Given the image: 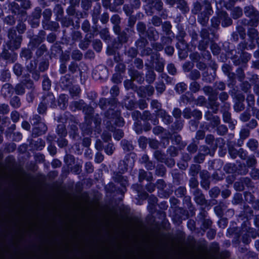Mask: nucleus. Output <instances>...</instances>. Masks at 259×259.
I'll list each match as a JSON object with an SVG mask.
<instances>
[{"label":"nucleus","instance_id":"obj_57","mask_svg":"<svg viewBox=\"0 0 259 259\" xmlns=\"http://www.w3.org/2000/svg\"><path fill=\"white\" fill-rule=\"evenodd\" d=\"M123 136V133L121 130L118 129L114 132L113 136L117 140H119Z\"/></svg>","mask_w":259,"mask_h":259},{"label":"nucleus","instance_id":"obj_1","mask_svg":"<svg viewBox=\"0 0 259 259\" xmlns=\"http://www.w3.org/2000/svg\"><path fill=\"white\" fill-rule=\"evenodd\" d=\"M105 116L109 120L106 121L108 128L111 131H113V126H110V124L114 123L118 126H122L124 124L123 119L120 117L118 112L115 111L113 109H109L105 113Z\"/></svg>","mask_w":259,"mask_h":259},{"label":"nucleus","instance_id":"obj_46","mask_svg":"<svg viewBox=\"0 0 259 259\" xmlns=\"http://www.w3.org/2000/svg\"><path fill=\"white\" fill-rule=\"evenodd\" d=\"M186 35V33L183 28H179V32L177 35V38L180 42H184L183 39L184 37Z\"/></svg>","mask_w":259,"mask_h":259},{"label":"nucleus","instance_id":"obj_6","mask_svg":"<svg viewBox=\"0 0 259 259\" xmlns=\"http://www.w3.org/2000/svg\"><path fill=\"white\" fill-rule=\"evenodd\" d=\"M220 20L222 21V25L223 27H227L232 24V20L229 17L228 14L225 11H221L218 14Z\"/></svg>","mask_w":259,"mask_h":259},{"label":"nucleus","instance_id":"obj_32","mask_svg":"<svg viewBox=\"0 0 259 259\" xmlns=\"http://www.w3.org/2000/svg\"><path fill=\"white\" fill-rule=\"evenodd\" d=\"M247 146L251 150L255 151L258 147V142L256 140L250 139L247 143Z\"/></svg>","mask_w":259,"mask_h":259},{"label":"nucleus","instance_id":"obj_42","mask_svg":"<svg viewBox=\"0 0 259 259\" xmlns=\"http://www.w3.org/2000/svg\"><path fill=\"white\" fill-rule=\"evenodd\" d=\"M200 77V72L197 70H192L189 75V77L192 80H196Z\"/></svg>","mask_w":259,"mask_h":259},{"label":"nucleus","instance_id":"obj_28","mask_svg":"<svg viewBox=\"0 0 259 259\" xmlns=\"http://www.w3.org/2000/svg\"><path fill=\"white\" fill-rule=\"evenodd\" d=\"M137 29L140 36L145 35L146 30V26L144 23L142 22H138L137 25Z\"/></svg>","mask_w":259,"mask_h":259},{"label":"nucleus","instance_id":"obj_17","mask_svg":"<svg viewBox=\"0 0 259 259\" xmlns=\"http://www.w3.org/2000/svg\"><path fill=\"white\" fill-rule=\"evenodd\" d=\"M203 5L204 6V10L202 12L212 15L213 10L211 7V1L210 0H204Z\"/></svg>","mask_w":259,"mask_h":259},{"label":"nucleus","instance_id":"obj_49","mask_svg":"<svg viewBox=\"0 0 259 259\" xmlns=\"http://www.w3.org/2000/svg\"><path fill=\"white\" fill-rule=\"evenodd\" d=\"M21 56L26 59H29L31 58L32 53L29 49H24L22 51Z\"/></svg>","mask_w":259,"mask_h":259},{"label":"nucleus","instance_id":"obj_3","mask_svg":"<svg viewBox=\"0 0 259 259\" xmlns=\"http://www.w3.org/2000/svg\"><path fill=\"white\" fill-rule=\"evenodd\" d=\"M10 41L8 44L10 50H17L20 48L21 42V36H16L15 30H11L9 32Z\"/></svg>","mask_w":259,"mask_h":259},{"label":"nucleus","instance_id":"obj_30","mask_svg":"<svg viewBox=\"0 0 259 259\" xmlns=\"http://www.w3.org/2000/svg\"><path fill=\"white\" fill-rule=\"evenodd\" d=\"M124 85L126 90L132 89L134 91H136L137 89V87L134 84L132 79H127L125 80L124 81Z\"/></svg>","mask_w":259,"mask_h":259},{"label":"nucleus","instance_id":"obj_50","mask_svg":"<svg viewBox=\"0 0 259 259\" xmlns=\"http://www.w3.org/2000/svg\"><path fill=\"white\" fill-rule=\"evenodd\" d=\"M115 149L113 145L109 143L105 148V151L108 155H111Z\"/></svg>","mask_w":259,"mask_h":259},{"label":"nucleus","instance_id":"obj_23","mask_svg":"<svg viewBox=\"0 0 259 259\" xmlns=\"http://www.w3.org/2000/svg\"><path fill=\"white\" fill-rule=\"evenodd\" d=\"M121 144L123 149L125 151H130L134 149L132 144L128 141L123 140L121 141Z\"/></svg>","mask_w":259,"mask_h":259},{"label":"nucleus","instance_id":"obj_34","mask_svg":"<svg viewBox=\"0 0 259 259\" xmlns=\"http://www.w3.org/2000/svg\"><path fill=\"white\" fill-rule=\"evenodd\" d=\"M187 88V85L184 82H181L177 84L175 87L176 91L179 94L185 92Z\"/></svg>","mask_w":259,"mask_h":259},{"label":"nucleus","instance_id":"obj_18","mask_svg":"<svg viewBox=\"0 0 259 259\" xmlns=\"http://www.w3.org/2000/svg\"><path fill=\"white\" fill-rule=\"evenodd\" d=\"M147 36L150 40H156L159 38V34L155 29L151 27L149 28L147 32Z\"/></svg>","mask_w":259,"mask_h":259},{"label":"nucleus","instance_id":"obj_8","mask_svg":"<svg viewBox=\"0 0 259 259\" xmlns=\"http://www.w3.org/2000/svg\"><path fill=\"white\" fill-rule=\"evenodd\" d=\"M47 130V125L44 122H40L33 128V134L39 136L45 134Z\"/></svg>","mask_w":259,"mask_h":259},{"label":"nucleus","instance_id":"obj_48","mask_svg":"<svg viewBox=\"0 0 259 259\" xmlns=\"http://www.w3.org/2000/svg\"><path fill=\"white\" fill-rule=\"evenodd\" d=\"M47 110V104L44 102H41L38 105L37 111L39 114H44Z\"/></svg>","mask_w":259,"mask_h":259},{"label":"nucleus","instance_id":"obj_53","mask_svg":"<svg viewBox=\"0 0 259 259\" xmlns=\"http://www.w3.org/2000/svg\"><path fill=\"white\" fill-rule=\"evenodd\" d=\"M61 83L64 84V86H68L70 83V76L68 75H66L61 78Z\"/></svg>","mask_w":259,"mask_h":259},{"label":"nucleus","instance_id":"obj_22","mask_svg":"<svg viewBox=\"0 0 259 259\" xmlns=\"http://www.w3.org/2000/svg\"><path fill=\"white\" fill-rule=\"evenodd\" d=\"M54 10L56 15V20L60 21L63 14V8L60 5H57L55 6Z\"/></svg>","mask_w":259,"mask_h":259},{"label":"nucleus","instance_id":"obj_52","mask_svg":"<svg viewBox=\"0 0 259 259\" xmlns=\"http://www.w3.org/2000/svg\"><path fill=\"white\" fill-rule=\"evenodd\" d=\"M49 63L47 61H42L40 63L38 69L41 72H44L48 69Z\"/></svg>","mask_w":259,"mask_h":259},{"label":"nucleus","instance_id":"obj_12","mask_svg":"<svg viewBox=\"0 0 259 259\" xmlns=\"http://www.w3.org/2000/svg\"><path fill=\"white\" fill-rule=\"evenodd\" d=\"M43 28L46 30L56 31L59 27L58 23L55 21H48V22L42 24Z\"/></svg>","mask_w":259,"mask_h":259},{"label":"nucleus","instance_id":"obj_47","mask_svg":"<svg viewBox=\"0 0 259 259\" xmlns=\"http://www.w3.org/2000/svg\"><path fill=\"white\" fill-rule=\"evenodd\" d=\"M9 107L8 104H0V113L3 114H6L9 112Z\"/></svg>","mask_w":259,"mask_h":259},{"label":"nucleus","instance_id":"obj_43","mask_svg":"<svg viewBox=\"0 0 259 259\" xmlns=\"http://www.w3.org/2000/svg\"><path fill=\"white\" fill-rule=\"evenodd\" d=\"M31 124L34 126L37 125L41 122V118L40 116L38 115H34L31 119L30 121Z\"/></svg>","mask_w":259,"mask_h":259},{"label":"nucleus","instance_id":"obj_25","mask_svg":"<svg viewBox=\"0 0 259 259\" xmlns=\"http://www.w3.org/2000/svg\"><path fill=\"white\" fill-rule=\"evenodd\" d=\"M178 5V8L180 9L181 10L186 12L189 11L188 7L187 6V4L186 1L184 0H178L177 2Z\"/></svg>","mask_w":259,"mask_h":259},{"label":"nucleus","instance_id":"obj_36","mask_svg":"<svg viewBox=\"0 0 259 259\" xmlns=\"http://www.w3.org/2000/svg\"><path fill=\"white\" fill-rule=\"evenodd\" d=\"M200 85L196 81H193L190 84V90L192 92L196 93L200 89Z\"/></svg>","mask_w":259,"mask_h":259},{"label":"nucleus","instance_id":"obj_13","mask_svg":"<svg viewBox=\"0 0 259 259\" xmlns=\"http://www.w3.org/2000/svg\"><path fill=\"white\" fill-rule=\"evenodd\" d=\"M207 212L203 210L202 212L200 213V216L201 219L202 220V227L204 229H208L212 224V222L209 219H205V217H206Z\"/></svg>","mask_w":259,"mask_h":259},{"label":"nucleus","instance_id":"obj_59","mask_svg":"<svg viewBox=\"0 0 259 259\" xmlns=\"http://www.w3.org/2000/svg\"><path fill=\"white\" fill-rule=\"evenodd\" d=\"M80 91V89L77 87H73L70 89V93L72 97L77 96L79 94Z\"/></svg>","mask_w":259,"mask_h":259},{"label":"nucleus","instance_id":"obj_29","mask_svg":"<svg viewBox=\"0 0 259 259\" xmlns=\"http://www.w3.org/2000/svg\"><path fill=\"white\" fill-rule=\"evenodd\" d=\"M83 112L85 114V118L89 119L92 118V115L94 113V109L92 107L86 106L84 107Z\"/></svg>","mask_w":259,"mask_h":259},{"label":"nucleus","instance_id":"obj_37","mask_svg":"<svg viewBox=\"0 0 259 259\" xmlns=\"http://www.w3.org/2000/svg\"><path fill=\"white\" fill-rule=\"evenodd\" d=\"M71 57L73 60L79 61L82 59V54L80 51L78 50H74L72 52Z\"/></svg>","mask_w":259,"mask_h":259},{"label":"nucleus","instance_id":"obj_27","mask_svg":"<svg viewBox=\"0 0 259 259\" xmlns=\"http://www.w3.org/2000/svg\"><path fill=\"white\" fill-rule=\"evenodd\" d=\"M122 162L125 165L124 169H122L123 171L127 170V167H132L134 165V160L133 158L131 159L130 156L126 157L123 161L120 162V164H121Z\"/></svg>","mask_w":259,"mask_h":259},{"label":"nucleus","instance_id":"obj_44","mask_svg":"<svg viewBox=\"0 0 259 259\" xmlns=\"http://www.w3.org/2000/svg\"><path fill=\"white\" fill-rule=\"evenodd\" d=\"M220 193V190L218 187L212 188L209 192V195L211 198H216Z\"/></svg>","mask_w":259,"mask_h":259},{"label":"nucleus","instance_id":"obj_10","mask_svg":"<svg viewBox=\"0 0 259 259\" xmlns=\"http://www.w3.org/2000/svg\"><path fill=\"white\" fill-rule=\"evenodd\" d=\"M230 105L227 103H225L224 106L222 108L223 119L225 122L230 123L231 120V114L228 111Z\"/></svg>","mask_w":259,"mask_h":259},{"label":"nucleus","instance_id":"obj_38","mask_svg":"<svg viewBox=\"0 0 259 259\" xmlns=\"http://www.w3.org/2000/svg\"><path fill=\"white\" fill-rule=\"evenodd\" d=\"M155 74L153 70H149L146 74V80L149 83H152L155 79Z\"/></svg>","mask_w":259,"mask_h":259},{"label":"nucleus","instance_id":"obj_31","mask_svg":"<svg viewBox=\"0 0 259 259\" xmlns=\"http://www.w3.org/2000/svg\"><path fill=\"white\" fill-rule=\"evenodd\" d=\"M101 6H97L94 8L93 13V19L95 23H96L98 20L99 16L100 14Z\"/></svg>","mask_w":259,"mask_h":259},{"label":"nucleus","instance_id":"obj_19","mask_svg":"<svg viewBox=\"0 0 259 259\" xmlns=\"http://www.w3.org/2000/svg\"><path fill=\"white\" fill-rule=\"evenodd\" d=\"M210 15H211L201 12L198 16V22L203 26L206 25L208 21Z\"/></svg>","mask_w":259,"mask_h":259},{"label":"nucleus","instance_id":"obj_51","mask_svg":"<svg viewBox=\"0 0 259 259\" xmlns=\"http://www.w3.org/2000/svg\"><path fill=\"white\" fill-rule=\"evenodd\" d=\"M11 119L14 122H17L20 118V114L16 111H13L11 113Z\"/></svg>","mask_w":259,"mask_h":259},{"label":"nucleus","instance_id":"obj_60","mask_svg":"<svg viewBox=\"0 0 259 259\" xmlns=\"http://www.w3.org/2000/svg\"><path fill=\"white\" fill-rule=\"evenodd\" d=\"M26 67L30 72H32L35 71L36 68V63L34 61H30L29 64L27 65Z\"/></svg>","mask_w":259,"mask_h":259},{"label":"nucleus","instance_id":"obj_5","mask_svg":"<svg viewBox=\"0 0 259 259\" xmlns=\"http://www.w3.org/2000/svg\"><path fill=\"white\" fill-rule=\"evenodd\" d=\"M208 96L211 108L214 110V112H216L219 106V103L217 102L218 99V93L214 91Z\"/></svg>","mask_w":259,"mask_h":259},{"label":"nucleus","instance_id":"obj_40","mask_svg":"<svg viewBox=\"0 0 259 259\" xmlns=\"http://www.w3.org/2000/svg\"><path fill=\"white\" fill-rule=\"evenodd\" d=\"M13 70L15 74L17 76H20L23 72V67L19 64H16L14 67Z\"/></svg>","mask_w":259,"mask_h":259},{"label":"nucleus","instance_id":"obj_56","mask_svg":"<svg viewBox=\"0 0 259 259\" xmlns=\"http://www.w3.org/2000/svg\"><path fill=\"white\" fill-rule=\"evenodd\" d=\"M246 100L249 106L252 107L254 105L255 100L254 96L252 94H248L247 96Z\"/></svg>","mask_w":259,"mask_h":259},{"label":"nucleus","instance_id":"obj_54","mask_svg":"<svg viewBox=\"0 0 259 259\" xmlns=\"http://www.w3.org/2000/svg\"><path fill=\"white\" fill-rule=\"evenodd\" d=\"M156 90L158 92L160 93H162L164 92V91L165 89V86L164 83L160 81L158 83H157V85L156 87Z\"/></svg>","mask_w":259,"mask_h":259},{"label":"nucleus","instance_id":"obj_2","mask_svg":"<svg viewBox=\"0 0 259 259\" xmlns=\"http://www.w3.org/2000/svg\"><path fill=\"white\" fill-rule=\"evenodd\" d=\"M244 13L247 17L251 18L249 22L244 20V25H249L252 27L257 26L258 23L259 13L252 6H247L244 8Z\"/></svg>","mask_w":259,"mask_h":259},{"label":"nucleus","instance_id":"obj_61","mask_svg":"<svg viewBox=\"0 0 259 259\" xmlns=\"http://www.w3.org/2000/svg\"><path fill=\"white\" fill-rule=\"evenodd\" d=\"M110 102L106 99H101L99 102V106L102 109H104L107 107V104H109Z\"/></svg>","mask_w":259,"mask_h":259},{"label":"nucleus","instance_id":"obj_45","mask_svg":"<svg viewBox=\"0 0 259 259\" xmlns=\"http://www.w3.org/2000/svg\"><path fill=\"white\" fill-rule=\"evenodd\" d=\"M154 155L155 158L161 162H163L164 161L165 158V156L160 151H155Z\"/></svg>","mask_w":259,"mask_h":259},{"label":"nucleus","instance_id":"obj_20","mask_svg":"<svg viewBox=\"0 0 259 259\" xmlns=\"http://www.w3.org/2000/svg\"><path fill=\"white\" fill-rule=\"evenodd\" d=\"M52 15V12L50 9H45L42 13L43 20L42 24L48 22L50 21Z\"/></svg>","mask_w":259,"mask_h":259},{"label":"nucleus","instance_id":"obj_62","mask_svg":"<svg viewBox=\"0 0 259 259\" xmlns=\"http://www.w3.org/2000/svg\"><path fill=\"white\" fill-rule=\"evenodd\" d=\"M73 104L75 106L76 109H81L84 108V103L82 100H80L79 101H75L73 103Z\"/></svg>","mask_w":259,"mask_h":259},{"label":"nucleus","instance_id":"obj_55","mask_svg":"<svg viewBox=\"0 0 259 259\" xmlns=\"http://www.w3.org/2000/svg\"><path fill=\"white\" fill-rule=\"evenodd\" d=\"M168 73L171 75H175L177 72V69L173 64H169L167 66Z\"/></svg>","mask_w":259,"mask_h":259},{"label":"nucleus","instance_id":"obj_7","mask_svg":"<svg viewBox=\"0 0 259 259\" xmlns=\"http://www.w3.org/2000/svg\"><path fill=\"white\" fill-rule=\"evenodd\" d=\"M193 194L194 195V200L198 204L203 205L206 204L207 201L200 190L196 189L193 192Z\"/></svg>","mask_w":259,"mask_h":259},{"label":"nucleus","instance_id":"obj_39","mask_svg":"<svg viewBox=\"0 0 259 259\" xmlns=\"http://www.w3.org/2000/svg\"><path fill=\"white\" fill-rule=\"evenodd\" d=\"M57 133L61 137L65 136L67 132L63 124H59L57 128Z\"/></svg>","mask_w":259,"mask_h":259},{"label":"nucleus","instance_id":"obj_24","mask_svg":"<svg viewBox=\"0 0 259 259\" xmlns=\"http://www.w3.org/2000/svg\"><path fill=\"white\" fill-rule=\"evenodd\" d=\"M42 89L45 91H49L51 87V81L46 75L43 76Z\"/></svg>","mask_w":259,"mask_h":259},{"label":"nucleus","instance_id":"obj_16","mask_svg":"<svg viewBox=\"0 0 259 259\" xmlns=\"http://www.w3.org/2000/svg\"><path fill=\"white\" fill-rule=\"evenodd\" d=\"M42 102L47 105L50 104L51 107H54L55 106V98L52 94H48L46 97H44Z\"/></svg>","mask_w":259,"mask_h":259},{"label":"nucleus","instance_id":"obj_35","mask_svg":"<svg viewBox=\"0 0 259 259\" xmlns=\"http://www.w3.org/2000/svg\"><path fill=\"white\" fill-rule=\"evenodd\" d=\"M149 3L158 11H160L162 9L163 3L162 1H151V2H149Z\"/></svg>","mask_w":259,"mask_h":259},{"label":"nucleus","instance_id":"obj_33","mask_svg":"<svg viewBox=\"0 0 259 259\" xmlns=\"http://www.w3.org/2000/svg\"><path fill=\"white\" fill-rule=\"evenodd\" d=\"M10 104L15 108L20 107L21 105L20 98L17 96L13 97L10 101Z\"/></svg>","mask_w":259,"mask_h":259},{"label":"nucleus","instance_id":"obj_9","mask_svg":"<svg viewBox=\"0 0 259 259\" xmlns=\"http://www.w3.org/2000/svg\"><path fill=\"white\" fill-rule=\"evenodd\" d=\"M129 75L133 80H135L140 83H142L144 80L143 74L137 70L134 69L129 70Z\"/></svg>","mask_w":259,"mask_h":259},{"label":"nucleus","instance_id":"obj_41","mask_svg":"<svg viewBox=\"0 0 259 259\" xmlns=\"http://www.w3.org/2000/svg\"><path fill=\"white\" fill-rule=\"evenodd\" d=\"M193 6L192 12L195 14L199 13L202 10V6L200 2H196L194 3Z\"/></svg>","mask_w":259,"mask_h":259},{"label":"nucleus","instance_id":"obj_26","mask_svg":"<svg viewBox=\"0 0 259 259\" xmlns=\"http://www.w3.org/2000/svg\"><path fill=\"white\" fill-rule=\"evenodd\" d=\"M41 10L40 8L37 7L35 9L34 11L32 13V17L34 20H36V26H38L39 21L38 20L41 16Z\"/></svg>","mask_w":259,"mask_h":259},{"label":"nucleus","instance_id":"obj_14","mask_svg":"<svg viewBox=\"0 0 259 259\" xmlns=\"http://www.w3.org/2000/svg\"><path fill=\"white\" fill-rule=\"evenodd\" d=\"M157 115L161 117L164 123L168 124L172 121V117L167 114L165 111L163 110H159L158 112Z\"/></svg>","mask_w":259,"mask_h":259},{"label":"nucleus","instance_id":"obj_4","mask_svg":"<svg viewBox=\"0 0 259 259\" xmlns=\"http://www.w3.org/2000/svg\"><path fill=\"white\" fill-rule=\"evenodd\" d=\"M26 83L28 84L30 87L33 85V82L31 80L23 81L15 86L14 89L15 93L18 95H23L25 92V85Z\"/></svg>","mask_w":259,"mask_h":259},{"label":"nucleus","instance_id":"obj_58","mask_svg":"<svg viewBox=\"0 0 259 259\" xmlns=\"http://www.w3.org/2000/svg\"><path fill=\"white\" fill-rule=\"evenodd\" d=\"M151 21L152 24L155 26H159L162 24L161 18L157 16H154Z\"/></svg>","mask_w":259,"mask_h":259},{"label":"nucleus","instance_id":"obj_11","mask_svg":"<svg viewBox=\"0 0 259 259\" xmlns=\"http://www.w3.org/2000/svg\"><path fill=\"white\" fill-rule=\"evenodd\" d=\"M14 92L12 85L9 83L5 84L1 90V93L5 97L11 96Z\"/></svg>","mask_w":259,"mask_h":259},{"label":"nucleus","instance_id":"obj_63","mask_svg":"<svg viewBox=\"0 0 259 259\" xmlns=\"http://www.w3.org/2000/svg\"><path fill=\"white\" fill-rule=\"evenodd\" d=\"M183 113L184 117L187 119H189L192 116V112L190 108H185Z\"/></svg>","mask_w":259,"mask_h":259},{"label":"nucleus","instance_id":"obj_15","mask_svg":"<svg viewBox=\"0 0 259 259\" xmlns=\"http://www.w3.org/2000/svg\"><path fill=\"white\" fill-rule=\"evenodd\" d=\"M139 179L140 182L144 180H146L148 181L152 180L153 177L151 172L147 173L143 169H140L139 172Z\"/></svg>","mask_w":259,"mask_h":259},{"label":"nucleus","instance_id":"obj_21","mask_svg":"<svg viewBox=\"0 0 259 259\" xmlns=\"http://www.w3.org/2000/svg\"><path fill=\"white\" fill-rule=\"evenodd\" d=\"M232 17L234 19H237L242 15V10L239 7L234 8L231 11Z\"/></svg>","mask_w":259,"mask_h":259},{"label":"nucleus","instance_id":"obj_64","mask_svg":"<svg viewBox=\"0 0 259 259\" xmlns=\"http://www.w3.org/2000/svg\"><path fill=\"white\" fill-rule=\"evenodd\" d=\"M244 109V104L241 102H237L234 105V109L237 112H240Z\"/></svg>","mask_w":259,"mask_h":259}]
</instances>
